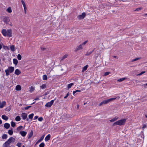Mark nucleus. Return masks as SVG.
I'll use <instances>...</instances> for the list:
<instances>
[{"label": "nucleus", "mask_w": 147, "mask_h": 147, "mask_svg": "<svg viewBox=\"0 0 147 147\" xmlns=\"http://www.w3.org/2000/svg\"><path fill=\"white\" fill-rule=\"evenodd\" d=\"M1 33L5 36H8L10 37L12 36V30L11 29L7 30L5 29H3L1 31Z\"/></svg>", "instance_id": "obj_1"}, {"label": "nucleus", "mask_w": 147, "mask_h": 147, "mask_svg": "<svg viewBox=\"0 0 147 147\" xmlns=\"http://www.w3.org/2000/svg\"><path fill=\"white\" fill-rule=\"evenodd\" d=\"M126 119H123L120 120H118L114 122L113 124V126H115L117 125L121 126L125 124Z\"/></svg>", "instance_id": "obj_2"}, {"label": "nucleus", "mask_w": 147, "mask_h": 147, "mask_svg": "<svg viewBox=\"0 0 147 147\" xmlns=\"http://www.w3.org/2000/svg\"><path fill=\"white\" fill-rule=\"evenodd\" d=\"M120 98V97L119 96H118L116 98H112L108 99H107L106 100H105L102 102L99 105V106H101L102 105H104L105 104H107L109 102L114 100L116 99L117 98V99H119Z\"/></svg>", "instance_id": "obj_3"}, {"label": "nucleus", "mask_w": 147, "mask_h": 147, "mask_svg": "<svg viewBox=\"0 0 147 147\" xmlns=\"http://www.w3.org/2000/svg\"><path fill=\"white\" fill-rule=\"evenodd\" d=\"M14 68L13 67L10 66L8 67V69L5 70V75L7 76H8L9 75L10 73H11L14 71Z\"/></svg>", "instance_id": "obj_4"}, {"label": "nucleus", "mask_w": 147, "mask_h": 147, "mask_svg": "<svg viewBox=\"0 0 147 147\" xmlns=\"http://www.w3.org/2000/svg\"><path fill=\"white\" fill-rule=\"evenodd\" d=\"M3 20L5 23L7 24H9L11 26H13L11 22H10V23H9L10 21V20L8 17L5 16L3 17Z\"/></svg>", "instance_id": "obj_5"}, {"label": "nucleus", "mask_w": 147, "mask_h": 147, "mask_svg": "<svg viewBox=\"0 0 147 147\" xmlns=\"http://www.w3.org/2000/svg\"><path fill=\"white\" fill-rule=\"evenodd\" d=\"M55 99L51 101L50 102H48L46 104L45 106L47 107H51L52 105L53 104L54 101L55 100Z\"/></svg>", "instance_id": "obj_6"}, {"label": "nucleus", "mask_w": 147, "mask_h": 147, "mask_svg": "<svg viewBox=\"0 0 147 147\" xmlns=\"http://www.w3.org/2000/svg\"><path fill=\"white\" fill-rule=\"evenodd\" d=\"M86 16V14L85 13H83L81 15L78 16V18L79 20H81L84 18Z\"/></svg>", "instance_id": "obj_7"}, {"label": "nucleus", "mask_w": 147, "mask_h": 147, "mask_svg": "<svg viewBox=\"0 0 147 147\" xmlns=\"http://www.w3.org/2000/svg\"><path fill=\"white\" fill-rule=\"evenodd\" d=\"M83 46L81 45H78L75 49L74 51L77 52V51L81 50L83 49Z\"/></svg>", "instance_id": "obj_8"}, {"label": "nucleus", "mask_w": 147, "mask_h": 147, "mask_svg": "<svg viewBox=\"0 0 147 147\" xmlns=\"http://www.w3.org/2000/svg\"><path fill=\"white\" fill-rule=\"evenodd\" d=\"M21 117L23 119L25 120L27 118V115L25 113H22L21 115Z\"/></svg>", "instance_id": "obj_9"}, {"label": "nucleus", "mask_w": 147, "mask_h": 147, "mask_svg": "<svg viewBox=\"0 0 147 147\" xmlns=\"http://www.w3.org/2000/svg\"><path fill=\"white\" fill-rule=\"evenodd\" d=\"M15 139L12 137H10L8 140L7 141H9V143L10 144L12 142H13L15 141Z\"/></svg>", "instance_id": "obj_10"}, {"label": "nucleus", "mask_w": 147, "mask_h": 147, "mask_svg": "<svg viewBox=\"0 0 147 147\" xmlns=\"http://www.w3.org/2000/svg\"><path fill=\"white\" fill-rule=\"evenodd\" d=\"M20 134L22 136L24 137L26 136L27 134V132L24 131H20Z\"/></svg>", "instance_id": "obj_11"}, {"label": "nucleus", "mask_w": 147, "mask_h": 147, "mask_svg": "<svg viewBox=\"0 0 147 147\" xmlns=\"http://www.w3.org/2000/svg\"><path fill=\"white\" fill-rule=\"evenodd\" d=\"M10 143L7 140L5 142L3 145V147H7L8 146H9Z\"/></svg>", "instance_id": "obj_12"}, {"label": "nucleus", "mask_w": 147, "mask_h": 147, "mask_svg": "<svg viewBox=\"0 0 147 147\" xmlns=\"http://www.w3.org/2000/svg\"><path fill=\"white\" fill-rule=\"evenodd\" d=\"M0 108H2L6 105V102L5 101H3L0 103Z\"/></svg>", "instance_id": "obj_13"}, {"label": "nucleus", "mask_w": 147, "mask_h": 147, "mask_svg": "<svg viewBox=\"0 0 147 147\" xmlns=\"http://www.w3.org/2000/svg\"><path fill=\"white\" fill-rule=\"evenodd\" d=\"M44 136H45V135H43L38 140V141L36 142V144H38V143H39V142H41V141H42L43 140L44 138Z\"/></svg>", "instance_id": "obj_14"}, {"label": "nucleus", "mask_w": 147, "mask_h": 147, "mask_svg": "<svg viewBox=\"0 0 147 147\" xmlns=\"http://www.w3.org/2000/svg\"><path fill=\"white\" fill-rule=\"evenodd\" d=\"M51 138V135L50 134H48L45 138V140L46 142H47Z\"/></svg>", "instance_id": "obj_15"}, {"label": "nucleus", "mask_w": 147, "mask_h": 147, "mask_svg": "<svg viewBox=\"0 0 147 147\" xmlns=\"http://www.w3.org/2000/svg\"><path fill=\"white\" fill-rule=\"evenodd\" d=\"M21 73V72L18 69H16L15 71V74L17 75H18L20 74Z\"/></svg>", "instance_id": "obj_16"}, {"label": "nucleus", "mask_w": 147, "mask_h": 147, "mask_svg": "<svg viewBox=\"0 0 147 147\" xmlns=\"http://www.w3.org/2000/svg\"><path fill=\"white\" fill-rule=\"evenodd\" d=\"M10 127L9 124L8 123H5L4 124V127L6 129H8Z\"/></svg>", "instance_id": "obj_17"}, {"label": "nucleus", "mask_w": 147, "mask_h": 147, "mask_svg": "<svg viewBox=\"0 0 147 147\" xmlns=\"http://www.w3.org/2000/svg\"><path fill=\"white\" fill-rule=\"evenodd\" d=\"M16 90L20 91L21 89V87L20 85H17L16 87Z\"/></svg>", "instance_id": "obj_18"}, {"label": "nucleus", "mask_w": 147, "mask_h": 147, "mask_svg": "<svg viewBox=\"0 0 147 147\" xmlns=\"http://www.w3.org/2000/svg\"><path fill=\"white\" fill-rule=\"evenodd\" d=\"M33 135V132L32 131H31L30 133H29L28 134V138H30Z\"/></svg>", "instance_id": "obj_19"}, {"label": "nucleus", "mask_w": 147, "mask_h": 147, "mask_svg": "<svg viewBox=\"0 0 147 147\" xmlns=\"http://www.w3.org/2000/svg\"><path fill=\"white\" fill-rule=\"evenodd\" d=\"M18 60L16 59H13V63L15 65H16L18 63Z\"/></svg>", "instance_id": "obj_20"}, {"label": "nucleus", "mask_w": 147, "mask_h": 147, "mask_svg": "<svg viewBox=\"0 0 147 147\" xmlns=\"http://www.w3.org/2000/svg\"><path fill=\"white\" fill-rule=\"evenodd\" d=\"M2 118L6 121H7L8 119V118L5 115H2L1 116Z\"/></svg>", "instance_id": "obj_21"}, {"label": "nucleus", "mask_w": 147, "mask_h": 147, "mask_svg": "<svg viewBox=\"0 0 147 147\" xmlns=\"http://www.w3.org/2000/svg\"><path fill=\"white\" fill-rule=\"evenodd\" d=\"M127 79V78L125 77L121 78H120L119 79H118L117 80V81L119 82H121L123 81L124 80H125L126 79Z\"/></svg>", "instance_id": "obj_22"}, {"label": "nucleus", "mask_w": 147, "mask_h": 147, "mask_svg": "<svg viewBox=\"0 0 147 147\" xmlns=\"http://www.w3.org/2000/svg\"><path fill=\"white\" fill-rule=\"evenodd\" d=\"M118 117H115L112 119H111L110 120V121L111 122H114L116 120H117L118 119Z\"/></svg>", "instance_id": "obj_23"}, {"label": "nucleus", "mask_w": 147, "mask_h": 147, "mask_svg": "<svg viewBox=\"0 0 147 147\" xmlns=\"http://www.w3.org/2000/svg\"><path fill=\"white\" fill-rule=\"evenodd\" d=\"M29 92L30 93H32L34 90V88L33 86H31L29 88Z\"/></svg>", "instance_id": "obj_24"}, {"label": "nucleus", "mask_w": 147, "mask_h": 147, "mask_svg": "<svg viewBox=\"0 0 147 147\" xmlns=\"http://www.w3.org/2000/svg\"><path fill=\"white\" fill-rule=\"evenodd\" d=\"M88 67V65H87L85 66L84 67H83L82 68V72H84V71L86 70L87 69Z\"/></svg>", "instance_id": "obj_25"}, {"label": "nucleus", "mask_w": 147, "mask_h": 147, "mask_svg": "<svg viewBox=\"0 0 147 147\" xmlns=\"http://www.w3.org/2000/svg\"><path fill=\"white\" fill-rule=\"evenodd\" d=\"M21 118L19 116H16L15 118V120L17 121H18L20 120Z\"/></svg>", "instance_id": "obj_26"}, {"label": "nucleus", "mask_w": 147, "mask_h": 147, "mask_svg": "<svg viewBox=\"0 0 147 147\" xmlns=\"http://www.w3.org/2000/svg\"><path fill=\"white\" fill-rule=\"evenodd\" d=\"M23 129V127L22 126H21V125H20V126H19V127H18L16 129L18 131H20L21 130Z\"/></svg>", "instance_id": "obj_27"}, {"label": "nucleus", "mask_w": 147, "mask_h": 147, "mask_svg": "<svg viewBox=\"0 0 147 147\" xmlns=\"http://www.w3.org/2000/svg\"><path fill=\"white\" fill-rule=\"evenodd\" d=\"M21 2L24 7V9L26 8V5L23 0H21Z\"/></svg>", "instance_id": "obj_28"}, {"label": "nucleus", "mask_w": 147, "mask_h": 147, "mask_svg": "<svg viewBox=\"0 0 147 147\" xmlns=\"http://www.w3.org/2000/svg\"><path fill=\"white\" fill-rule=\"evenodd\" d=\"M47 79V77L46 75H43L42 76V79L44 80H46Z\"/></svg>", "instance_id": "obj_29"}, {"label": "nucleus", "mask_w": 147, "mask_h": 147, "mask_svg": "<svg viewBox=\"0 0 147 147\" xmlns=\"http://www.w3.org/2000/svg\"><path fill=\"white\" fill-rule=\"evenodd\" d=\"M6 11L9 13H11L12 12V10L10 7H9L7 9Z\"/></svg>", "instance_id": "obj_30"}, {"label": "nucleus", "mask_w": 147, "mask_h": 147, "mask_svg": "<svg viewBox=\"0 0 147 147\" xmlns=\"http://www.w3.org/2000/svg\"><path fill=\"white\" fill-rule=\"evenodd\" d=\"M10 49L12 51H14L15 50V47L13 45H11L10 46Z\"/></svg>", "instance_id": "obj_31"}, {"label": "nucleus", "mask_w": 147, "mask_h": 147, "mask_svg": "<svg viewBox=\"0 0 147 147\" xmlns=\"http://www.w3.org/2000/svg\"><path fill=\"white\" fill-rule=\"evenodd\" d=\"M74 84L73 83L69 84L67 85V88L68 89L70 88Z\"/></svg>", "instance_id": "obj_32"}, {"label": "nucleus", "mask_w": 147, "mask_h": 147, "mask_svg": "<svg viewBox=\"0 0 147 147\" xmlns=\"http://www.w3.org/2000/svg\"><path fill=\"white\" fill-rule=\"evenodd\" d=\"M34 116V114L32 113L28 115V117L30 119H32Z\"/></svg>", "instance_id": "obj_33"}, {"label": "nucleus", "mask_w": 147, "mask_h": 147, "mask_svg": "<svg viewBox=\"0 0 147 147\" xmlns=\"http://www.w3.org/2000/svg\"><path fill=\"white\" fill-rule=\"evenodd\" d=\"M8 133L9 135H12L13 133V132L12 129L9 130L8 131Z\"/></svg>", "instance_id": "obj_34"}, {"label": "nucleus", "mask_w": 147, "mask_h": 147, "mask_svg": "<svg viewBox=\"0 0 147 147\" xmlns=\"http://www.w3.org/2000/svg\"><path fill=\"white\" fill-rule=\"evenodd\" d=\"M2 137L3 139H6L7 138V135L6 134H4L2 136Z\"/></svg>", "instance_id": "obj_35"}, {"label": "nucleus", "mask_w": 147, "mask_h": 147, "mask_svg": "<svg viewBox=\"0 0 147 147\" xmlns=\"http://www.w3.org/2000/svg\"><path fill=\"white\" fill-rule=\"evenodd\" d=\"M141 59V58L140 57H138V58H135L134 59H132L131 61L133 62H134V61H136L138 60H139L140 59Z\"/></svg>", "instance_id": "obj_36"}, {"label": "nucleus", "mask_w": 147, "mask_h": 147, "mask_svg": "<svg viewBox=\"0 0 147 147\" xmlns=\"http://www.w3.org/2000/svg\"><path fill=\"white\" fill-rule=\"evenodd\" d=\"M40 87L42 89H45L46 87V85L45 84H42L40 86Z\"/></svg>", "instance_id": "obj_37"}, {"label": "nucleus", "mask_w": 147, "mask_h": 147, "mask_svg": "<svg viewBox=\"0 0 147 147\" xmlns=\"http://www.w3.org/2000/svg\"><path fill=\"white\" fill-rule=\"evenodd\" d=\"M45 146V143L44 142H42L40 144L39 146V147H44Z\"/></svg>", "instance_id": "obj_38"}, {"label": "nucleus", "mask_w": 147, "mask_h": 147, "mask_svg": "<svg viewBox=\"0 0 147 147\" xmlns=\"http://www.w3.org/2000/svg\"><path fill=\"white\" fill-rule=\"evenodd\" d=\"M17 58L19 60H20L21 59L22 57L20 54H19L18 55Z\"/></svg>", "instance_id": "obj_39"}, {"label": "nucleus", "mask_w": 147, "mask_h": 147, "mask_svg": "<svg viewBox=\"0 0 147 147\" xmlns=\"http://www.w3.org/2000/svg\"><path fill=\"white\" fill-rule=\"evenodd\" d=\"M11 126L14 127L16 125V124L14 122L12 121L11 122Z\"/></svg>", "instance_id": "obj_40"}, {"label": "nucleus", "mask_w": 147, "mask_h": 147, "mask_svg": "<svg viewBox=\"0 0 147 147\" xmlns=\"http://www.w3.org/2000/svg\"><path fill=\"white\" fill-rule=\"evenodd\" d=\"M81 92V90H77L75 91H74L73 92V95H74V96H75V94L77 92Z\"/></svg>", "instance_id": "obj_41"}, {"label": "nucleus", "mask_w": 147, "mask_h": 147, "mask_svg": "<svg viewBox=\"0 0 147 147\" xmlns=\"http://www.w3.org/2000/svg\"><path fill=\"white\" fill-rule=\"evenodd\" d=\"M67 55H64L63 57H61V60H63V59L66 58L67 57Z\"/></svg>", "instance_id": "obj_42"}, {"label": "nucleus", "mask_w": 147, "mask_h": 147, "mask_svg": "<svg viewBox=\"0 0 147 147\" xmlns=\"http://www.w3.org/2000/svg\"><path fill=\"white\" fill-rule=\"evenodd\" d=\"M93 51H90L89 52H87L86 54V55L88 56L91 54L92 52Z\"/></svg>", "instance_id": "obj_43"}, {"label": "nucleus", "mask_w": 147, "mask_h": 147, "mask_svg": "<svg viewBox=\"0 0 147 147\" xmlns=\"http://www.w3.org/2000/svg\"><path fill=\"white\" fill-rule=\"evenodd\" d=\"M110 74V72L109 71L106 72L105 73L104 76H107L108 75H109Z\"/></svg>", "instance_id": "obj_44"}, {"label": "nucleus", "mask_w": 147, "mask_h": 147, "mask_svg": "<svg viewBox=\"0 0 147 147\" xmlns=\"http://www.w3.org/2000/svg\"><path fill=\"white\" fill-rule=\"evenodd\" d=\"M43 119L42 117H40L38 118V120L40 121H41L43 120Z\"/></svg>", "instance_id": "obj_45"}, {"label": "nucleus", "mask_w": 147, "mask_h": 147, "mask_svg": "<svg viewBox=\"0 0 147 147\" xmlns=\"http://www.w3.org/2000/svg\"><path fill=\"white\" fill-rule=\"evenodd\" d=\"M88 42V40H86V41H85V42H83L81 45L82 46H84V45H85Z\"/></svg>", "instance_id": "obj_46"}, {"label": "nucleus", "mask_w": 147, "mask_h": 147, "mask_svg": "<svg viewBox=\"0 0 147 147\" xmlns=\"http://www.w3.org/2000/svg\"><path fill=\"white\" fill-rule=\"evenodd\" d=\"M145 73V71H142L140 74H139L138 75V76H140V75H142V74H144Z\"/></svg>", "instance_id": "obj_47"}, {"label": "nucleus", "mask_w": 147, "mask_h": 147, "mask_svg": "<svg viewBox=\"0 0 147 147\" xmlns=\"http://www.w3.org/2000/svg\"><path fill=\"white\" fill-rule=\"evenodd\" d=\"M31 106H27L24 108V109L25 110H27L29 108L31 107Z\"/></svg>", "instance_id": "obj_48"}, {"label": "nucleus", "mask_w": 147, "mask_h": 147, "mask_svg": "<svg viewBox=\"0 0 147 147\" xmlns=\"http://www.w3.org/2000/svg\"><path fill=\"white\" fill-rule=\"evenodd\" d=\"M21 143H18L17 144V146L18 147H21Z\"/></svg>", "instance_id": "obj_49"}, {"label": "nucleus", "mask_w": 147, "mask_h": 147, "mask_svg": "<svg viewBox=\"0 0 147 147\" xmlns=\"http://www.w3.org/2000/svg\"><path fill=\"white\" fill-rule=\"evenodd\" d=\"M69 95V93L68 92L67 93V95L64 97V98L65 99L67 98V97Z\"/></svg>", "instance_id": "obj_50"}, {"label": "nucleus", "mask_w": 147, "mask_h": 147, "mask_svg": "<svg viewBox=\"0 0 147 147\" xmlns=\"http://www.w3.org/2000/svg\"><path fill=\"white\" fill-rule=\"evenodd\" d=\"M141 9H142V8L141 7H139V8H137L136 9L135 11H139V10H140Z\"/></svg>", "instance_id": "obj_51"}, {"label": "nucleus", "mask_w": 147, "mask_h": 147, "mask_svg": "<svg viewBox=\"0 0 147 147\" xmlns=\"http://www.w3.org/2000/svg\"><path fill=\"white\" fill-rule=\"evenodd\" d=\"M40 49L41 50H44L46 49V48L44 47H41Z\"/></svg>", "instance_id": "obj_52"}, {"label": "nucleus", "mask_w": 147, "mask_h": 147, "mask_svg": "<svg viewBox=\"0 0 147 147\" xmlns=\"http://www.w3.org/2000/svg\"><path fill=\"white\" fill-rule=\"evenodd\" d=\"M38 118V116H36L34 117V120H36Z\"/></svg>", "instance_id": "obj_53"}, {"label": "nucleus", "mask_w": 147, "mask_h": 147, "mask_svg": "<svg viewBox=\"0 0 147 147\" xmlns=\"http://www.w3.org/2000/svg\"><path fill=\"white\" fill-rule=\"evenodd\" d=\"M146 127V125H144L142 127V128L144 129Z\"/></svg>", "instance_id": "obj_54"}, {"label": "nucleus", "mask_w": 147, "mask_h": 147, "mask_svg": "<svg viewBox=\"0 0 147 147\" xmlns=\"http://www.w3.org/2000/svg\"><path fill=\"white\" fill-rule=\"evenodd\" d=\"M39 100V98H36L35 99H34V100Z\"/></svg>", "instance_id": "obj_55"}, {"label": "nucleus", "mask_w": 147, "mask_h": 147, "mask_svg": "<svg viewBox=\"0 0 147 147\" xmlns=\"http://www.w3.org/2000/svg\"><path fill=\"white\" fill-rule=\"evenodd\" d=\"M24 9V12H25V13L26 14V13L27 8H26Z\"/></svg>", "instance_id": "obj_56"}, {"label": "nucleus", "mask_w": 147, "mask_h": 147, "mask_svg": "<svg viewBox=\"0 0 147 147\" xmlns=\"http://www.w3.org/2000/svg\"><path fill=\"white\" fill-rule=\"evenodd\" d=\"M147 86V83L145 84H144L143 85V86L144 87H145V86Z\"/></svg>", "instance_id": "obj_57"}, {"label": "nucleus", "mask_w": 147, "mask_h": 147, "mask_svg": "<svg viewBox=\"0 0 147 147\" xmlns=\"http://www.w3.org/2000/svg\"><path fill=\"white\" fill-rule=\"evenodd\" d=\"M113 57L115 58H117V57L116 56H113Z\"/></svg>", "instance_id": "obj_58"}, {"label": "nucleus", "mask_w": 147, "mask_h": 147, "mask_svg": "<svg viewBox=\"0 0 147 147\" xmlns=\"http://www.w3.org/2000/svg\"><path fill=\"white\" fill-rule=\"evenodd\" d=\"M2 123V120L1 119H0V124H1Z\"/></svg>", "instance_id": "obj_59"}, {"label": "nucleus", "mask_w": 147, "mask_h": 147, "mask_svg": "<svg viewBox=\"0 0 147 147\" xmlns=\"http://www.w3.org/2000/svg\"><path fill=\"white\" fill-rule=\"evenodd\" d=\"M2 45H0V50L2 48Z\"/></svg>", "instance_id": "obj_60"}, {"label": "nucleus", "mask_w": 147, "mask_h": 147, "mask_svg": "<svg viewBox=\"0 0 147 147\" xmlns=\"http://www.w3.org/2000/svg\"><path fill=\"white\" fill-rule=\"evenodd\" d=\"M144 16H147V13L145 14V15H144Z\"/></svg>", "instance_id": "obj_61"}, {"label": "nucleus", "mask_w": 147, "mask_h": 147, "mask_svg": "<svg viewBox=\"0 0 147 147\" xmlns=\"http://www.w3.org/2000/svg\"><path fill=\"white\" fill-rule=\"evenodd\" d=\"M79 107V105H77V107L78 108Z\"/></svg>", "instance_id": "obj_62"}, {"label": "nucleus", "mask_w": 147, "mask_h": 147, "mask_svg": "<svg viewBox=\"0 0 147 147\" xmlns=\"http://www.w3.org/2000/svg\"><path fill=\"white\" fill-rule=\"evenodd\" d=\"M145 117H146V118H147V115H145Z\"/></svg>", "instance_id": "obj_63"}, {"label": "nucleus", "mask_w": 147, "mask_h": 147, "mask_svg": "<svg viewBox=\"0 0 147 147\" xmlns=\"http://www.w3.org/2000/svg\"><path fill=\"white\" fill-rule=\"evenodd\" d=\"M22 147H25V146L24 145Z\"/></svg>", "instance_id": "obj_64"}]
</instances>
